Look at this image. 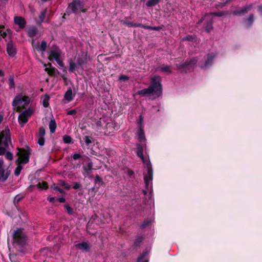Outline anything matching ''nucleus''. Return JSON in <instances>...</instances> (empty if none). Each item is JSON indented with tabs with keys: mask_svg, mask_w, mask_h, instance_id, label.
I'll return each mask as SVG.
<instances>
[{
	"mask_svg": "<svg viewBox=\"0 0 262 262\" xmlns=\"http://www.w3.org/2000/svg\"><path fill=\"white\" fill-rule=\"evenodd\" d=\"M134 174V172L133 171H128V175H133Z\"/></svg>",
	"mask_w": 262,
	"mask_h": 262,
	"instance_id": "obj_63",
	"label": "nucleus"
},
{
	"mask_svg": "<svg viewBox=\"0 0 262 262\" xmlns=\"http://www.w3.org/2000/svg\"><path fill=\"white\" fill-rule=\"evenodd\" d=\"M142 237H138L136 239V241H135V245H136V246H138V245H139V244L140 243H141V242H142Z\"/></svg>",
	"mask_w": 262,
	"mask_h": 262,
	"instance_id": "obj_44",
	"label": "nucleus"
},
{
	"mask_svg": "<svg viewBox=\"0 0 262 262\" xmlns=\"http://www.w3.org/2000/svg\"><path fill=\"white\" fill-rule=\"evenodd\" d=\"M105 123V121L103 119H100L99 120L96 122V125L98 128L102 126Z\"/></svg>",
	"mask_w": 262,
	"mask_h": 262,
	"instance_id": "obj_35",
	"label": "nucleus"
},
{
	"mask_svg": "<svg viewBox=\"0 0 262 262\" xmlns=\"http://www.w3.org/2000/svg\"><path fill=\"white\" fill-rule=\"evenodd\" d=\"M79 67H80V65H78V63L77 62V63H74L72 61H71L70 62L69 71L73 73L76 70H77Z\"/></svg>",
	"mask_w": 262,
	"mask_h": 262,
	"instance_id": "obj_18",
	"label": "nucleus"
},
{
	"mask_svg": "<svg viewBox=\"0 0 262 262\" xmlns=\"http://www.w3.org/2000/svg\"><path fill=\"white\" fill-rule=\"evenodd\" d=\"M225 14L223 12H217L211 13L210 14H206L205 15V18H209L210 19H212L213 16H222Z\"/></svg>",
	"mask_w": 262,
	"mask_h": 262,
	"instance_id": "obj_25",
	"label": "nucleus"
},
{
	"mask_svg": "<svg viewBox=\"0 0 262 262\" xmlns=\"http://www.w3.org/2000/svg\"><path fill=\"white\" fill-rule=\"evenodd\" d=\"M32 113L33 111L30 108L23 111L18 116L19 123L22 126L24 125L28 121L29 117L32 115Z\"/></svg>",
	"mask_w": 262,
	"mask_h": 262,
	"instance_id": "obj_8",
	"label": "nucleus"
},
{
	"mask_svg": "<svg viewBox=\"0 0 262 262\" xmlns=\"http://www.w3.org/2000/svg\"><path fill=\"white\" fill-rule=\"evenodd\" d=\"M17 155L18 156L16 162L18 165L15 169L14 174L16 176H18L23 168L20 165L21 163L26 164L29 162V157L28 152L24 149L18 148V152Z\"/></svg>",
	"mask_w": 262,
	"mask_h": 262,
	"instance_id": "obj_4",
	"label": "nucleus"
},
{
	"mask_svg": "<svg viewBox=\"0 0 262 262\" xmlns=\"http://www.w3.org/2000/svg\"><path fill=\"white\" fill-rule=\"evenodd\" d=\"M0 143L5 147H9L11 144L10 130L8 127H6L0 133Z\"/></svg>",
	"mask_w": 262,
	"mask_h": 262,
	"instance_id": "obj_7",
	"label": "nucleus"
},
{
	"mask_svg": "<svg viewBox=\"0 0 262 262\" xmlns=\"http://www.w3.org/2000/svg\"><path fill=\"white\" fill-rule=\"evenodd\" d=\"M86 62V55H82L79 56L78 58L77 62L78 63V65L80 66L83 65Z\"/></svg>",
	"mask_w": 262,
	"mask_h": 262,
	"instance_id": "obj_22",
	"label": "nucleus"
},
{
	"mask_svg": "<svg viewBox=\"0 0 262 262\" xmlns=\"http://www.w3.org/2000/svg\"><path fill=\"white\" fill-rule=\"evenodd\" d=\"M162 72L166 73H171V68L170 67L166 66L162 67L159 68Z\"/></svg>",
	"mask_w": 262,
	"mask_h": 262,
	"instance_id": "obj_27",
	"label": "nucleus"
},
{
	"mask_svg": "<svg viewBox=\"0 0 262 262\" xmlns=\"http://www.w3.org/2000/svg\"><path fill=\"white\" fill-rule=\"evenodd\" d=\"M196 62H197V60L196 59H193L192 60H191L189 62L185 63V64H184L182 66H180L178 67L180 69H181L183 67H186L187 68H189L191 66V65L195 64Z\"/></svg>",
	"mask_w": 262,
	"mask_h": 262,
	"instance_id": "obj_23",
	"label": "nucleus"
},
{
	"mask_svg": "<svg viewBox=\"0 0 262 262\" xmlns=\"http://www.w3.org/2000/svg\"><path fill=\"white\" fill-rule=\"evenodd\" d=\"M52 188H53L54 190L58 191L60 193H62L63 192V190L62 189L59 188L58 186H56L55 185H53V186H52Z\"/></svg>",
	"mask_w": 262,
	"mask_h": 262,
	"instance_id": "obj_43",
	"label": "nucleus"
},
{
	"mask_svg": "<svg viewBox=\"0 0 262 262\" xmlns=\"http://www.w3.org/2000/svg\"><path fill=\"white\" fill-rule=\"evenodd\" d=\"M142 28H143L144 29H148V30H151V27L144 25H143V26H142Z\"/></svg>",
	"mask_w": 262,
	"mask_h": 262,
	"instance_id": "obj_54",
	"label": "nucleus"
},
{
	"mask_svg": "<svg viewBox=\"0 0 262 262\" xmlns=\"http://www.w3.org/2000/svg\"><path fill=\"white\" fill-rule=\"evenodd\" d=\"M142 26H143V25H142L141 24L133 23V27H142Z\"/></svg>",
	"mask_w": 262,
	"mask_h": 262,
	"instance_id": "obj_55",
	"label": "nucleus"
},
{
	"mask_svg": "<svg viewBox=\"0 0 262 262\" xmlns=\"http://www.w3.org/2000/svg\"><path fill=\"white\" fill-rule=\"evenodd\" d=\"M37 139V143L40 146H43L45 144V139L43 137L36 136Z\"/></svg>",
	"mask_w": 262,
	"mask_h": 262,
	"instance_id": "obj_31",
	"label": "nucleus"
},
{
	"mask_svg": "<svg viewBox=\"0 0 262 262\" xmlns=\"http://www.w3.org/2000/svg\"><path fill=\"white\" fill-rule=\"evenodd\" d=\"M6 157L7 159L11 160L13 159V154L10 152H7L6 154Z\"/></svg>",
	"mask_w": 262,
	"mask_h": 262,
	"instance_id": "obj_41",
	"label": "nucleus"
},
{
	"mask_svg": "<svg viewBox=\"0 0 262 262\" xmlns=\"http://www.w3.org/2000/svg\"><path fill=\"white\" fill-rule=\"evenodd\" d=\"M192 39V37L190 36L185 37L183 38V40H191Z\"/></svg>",
	"mask_w": 262,
	"mask_h": 262,
	"instance_id": "obj_56",
	"label": "nucleus"
},
{
	"mask_svg": "<svg viewBox=\"0 0 262 262\" xmlns=\"http://www.w3.org/2000/svg\"><path fill=\"white\" fill-rule=\"evenodd\" d=\"M22 198V196L19 195V194H18V195H16L15 198H14V201L15 202H19Z\"/></svg>",
	"mask_w": 262,
	"mask_h": 262,
	"instance_id": "obj_45",
	"label": "nucleus"
},
{
	"mask_svg": "<svg viewBox=\"0 0 262 262\" xmlns=\"http://www.w3.org/2000/svg\"><path fill=\"white\" fill-rule=\"evenodd\" d=\"M46 48H47V43L45 41H42L40 46H35L36 49L38 51L41 52H44L45 51Z\"/></svg>",
	"mask_w": 262,
	"mask_h": 262,
	"instance_id": "obj_20",
	"label": "nucleus"
},
{
	"mask_svg": "<svg viewBox=\"0 0 262 262\" xmlns=\"http://www.w3.org/2000/svg\"><path fill=\"white\" fill-rule=\"evenodd\" d=\"M258 9L259 11L262 12V6H259Z\"/></svg>",
	"mask_w": 262,
	"mask_h": 262,
	"instance_id": "obj_64",
	"label": "nucleus"
},
{
	"mask_svg": "<svg viewBox=\"0 0 262 262\" xmlns=\"http://www.w3.org/2000/svg\"><path fill=\"white\" fill-rule=\"evenodd\" d=\"M80 187V184L78 183H75L73 186V188L75 189H78Z\"/></svg>",
	"mask_w": 262,
	"mask_h": 262,
	"instance_id": "obj_51",
	"label": "nucleus"
},
{
	"mask_svg": "<svg viewBox=\"0 0 262 262\" xmlns=\"http://www.w3.org/2000/svg\"><path fill=\"white\" fill-rule=\"evenodd\" d=\"M159 2V0H149L146 3L148 7H152L157 5Z\"/></svg>",
	"mask_w": 262,
	"mask_h": 262,
	"instance_id": "obj_28",
	"label": "nucleus"
},
{
	"mask_svg": "<svg viewBox=\"0 0 262 262\" xmlns=\"http://www.w3.org/2000/svg\"><path fill=\"white\" fill-rule=\"evenodd\" d=\"M7 52L10 56H13L15 54V49L11 43H8L7 46Z\"/></svg>",
	"mask_w": 262,
	"mask_h": 262,
	"instance_id": "obj_17",
	"label": "nucleus"
},
{
	"mask_svg": "<svg viewBox=\"0 0 262 262\" xmlns=\"http://www.w3.org/2000/svg\"><path fill=\"white\" fill-rule=\"evenodd\" d=\"M119 80H121V81H127L129 79V78L127 76L122 75L119 77Z\"/></svg>",
	"mask_w": 262,
	"mask_h": 262,
	"instance_id": "obj_42",
	"label": "nucleus"
},
{
	"mask_svg": "<svg viewBox=\"0 0 262 262\" xmlns=\"http://www.w3.org/2000/svg\"><path fill=\"white\" fill-rule=\"evenodd\" d=\"M76 113V110H71L70 111H68V113H67V114L69 115H75Z\"/></svg>",
	"mask_w": 262,
	"mask_h": 262,
	"instance_id": "obj_50",
	"label": "nucleus"
},
{
	"mask_svg": "<svg viewBox=\"0 0 262 262\" xmlns=\"http://www.w3.org/2000/svg\"><path fill=\"white\" fill-rule=\"evenodd\" d=\"M81 157V155L79 154H74L73 156V158L74 159V160H77L78 159H79Z\"/></svg>",
	"mask_w": 262,
	"mask_h": 262,
	"instance_id": "obj_48",
	"label": "nucleus"
},
{
	"mask_svg": "<svg viewBox=\"0 0 262 262\" xmlns=\"http://www.w3.org/2000/svg\"><path fill=\"white\" fill-rule=\"evenodd\" d=\"M9 177V173L4 169H0V182H5Z\"/></svg>",
	"mask_w": 262,
	"mask_h": 262,
	"instance_id": "obj_16",
	"label": "nucleus"
},
{
	"mask_svg": "<svg viewBox=\"0 0 262 262\" xmlns=\"http://www.w3.org/2000/svg\"><path fill=\"white\" fill-rule=\"evenodd\" d=\"M75 95V94L73 93L71 88H69L64 94V101H66V103H69L72 101L73 100Z\"/></svg>",
	"mask_w": 262,
	"mask_h": 262,
	"instance_id": "obj_10",
	"label": "nucleus"
},
{
	"mask_svg": "<svg viewBox=\"0 0 262 262\" xmlns=\"http://www.w3.org/2000/svg\"><path fill=\"white\" fill-rule=\"evenodd\" d=\"M93 164L92 163H89L87 165L83 167L84 172L87 175H89L92 169Z\"/></svg>",
	"mask_w": 262,
	"mask_h": 262,
	"instance_id": "obj_26",
	"label": "nucleus"
},
{
	"mask_svg": "<svg viewBox=\"0 0 262 262\" xmlns=\"http://www.w3.org/2000/svg\"><path fill=\"white\" fill-rule=\"evenodd\" d=\"M46 10H43L40 14V16H39V19H40V21L42 23L44 19H45V15H46Z\"/></svg>",
	"mask_w": 262,
	"mask_h": 262,
	"instance_id": "obj_37",
	"label": "nucleus"
},
{
	"mask_svg": "<svg viewBox=\"0 0 262 262\" xmlns=\"http://www.w3.org/2000/svg\"><path fill=\"white\" fill-rule=\"evenodd\" d=\"M3 163H4L3 160L0 158V168L2 166Z\"/></svg>",
	"mask_w": 262,
	"mask_h": 262,
	"instance_id": "obj_62",
	"label": "nucleus"
},
{
	"mask_svg": "<svg viewBox=\"0 0 262 262\" xmlns=\"http://www.w3.org/2000/svg\"><path fill=\"white\" fill-rule=\"evenodd\" d=\"M76 248L82 251H88L90 249V245L85 242L75 245Z\"/></svg>",
	"mask_w": 262,
	"mask_h": 262,
	"instance_id": "obj_11",
	"label": "nucleus"
},
{
	"mask_svg": "<svg viewBox=\"0 0 262 262\" xmlns=\"http://www.w3.org/2000/svg\"><path fill=\"white\" fill-rule=\"evenodd\" d=\"M8 147H5L4 145H2V144L0 143V155L4 154L6 148Z\"/></svg>",
	"mask_w": 262,
	"mask_h": 262,
	"instance_id": "obj_38",
	"label": "nucleus"
},
{
	"mask_svg": "<svg viewBox=\"0 0 262 262\" xmlns=\"http://www.w3.org/2000/svg\"><path fill=\"white\" fill-rule=\"evenodd\" d=\"M161 81V79L160 76L153 77L151 78V85L148 88L139 91L136 94L143 96L148 94H152L153 97L151 99L159 97L162 93Z\"/></svg>",
	"mask_w": 262,
	"mask_h": 262,
	"instance_id": "obj_1",
	"label": "nucleus"
},
{
	"mask_svg": "<svg viewBox=\"0 0 262 262\" xmlns=\"http://www.w3.org/2000/svg\"><path fill=\"white\" fill-rule=\"evenodd\" d=\"M84 140L87 145H89L92 142L91 138L88 136H84Z\"/></svg>",
	"mask_w": 262,
	"mask_h": 262,
	"instance_id": "obj_36",
	"label": "nucleus"
},
{
	"mask_svg": "<svg viewBox=\"0 0 262 262\" xmlns=\"http://www.w3.org/2000/svg\"><path fill=\"white\" fill-rule=\"evenodd\" d=\"M49 128L51 133H54L56 128V123L54 119H52L49 123Z\"/></svg>",
	"mask_w": 262,
	"mask_h": 262,
	"instance_id": "obj_21",
	"label": "nucleus"
},
{
	"mask_svg": "<svg viewBox=\"0 0 262 262\" xmlns=\"http://www.w3.org/2000/svg\"><path fill=\"white\" fill-rule=\"evenodd\" d=\"M62 185H63L67 189H69L70 186L69 184L66 183H62Z\"/></svg>",
	"mask_w": 262,
	"mask_h": 262,
	"instance_id": "obj_57",
	"label": "nucleus"
},
{
	"mask_svg": "<svg viewBox=\"0 0 262 262\" xmlns=\"http://www.w3.org/2000/svg\"><path fill=\"white\" fill-rule=\"evenodd\" d=\"M252 8L251 5L246 6L239 10H236L233 12L234 15H241L249 11Z\"/></svg>",
	"mask_w": 262,
	"mask_h": 262,
	"instance_id": "obj_14",
	"label": "nucleus"
},
{
	"mask_svg": "<svg viewBox=\"0 0 262 262\" xmlns=\"http://www.w3.org/2000/svg\"><path fill=\"white\" fill-rule=\"evenodd\" d=\"M148 254L147 252H144L138 259V262H148V260L144 259Z\"/></svg>",
	"mask_w": 262,
	"mask_h": 262,
	"instance_id": "obj_29",
	"label": "nucleus"
},
{
	"mask_svg": "<svg viewBox=\"0 0 262 262\" xmlns=\"http://www.w3.org/2000/svg\"><path fill=\"white\" fill-rule=\"evenodd\" d=\"M65 207L68 213L71 214L73 213L72 209L69 206H66Z\"/></svg>",
	"mask_w": 262,
	"mask_h": 262,
	"instance_id": "obj_46",
	"label": "nucleus"
},
{
	"mask_svg": "<svg viewBox=\"0 0 262 262\" xmlns=\"http://www.w3.org/2000/svg\"><path fill=\"white\" fill-rule=\"evenodd\" d=\"M143 120V118L142 116H140L139 119L138 120V123L139 124V126L142 127V123Z\"/></svg>",
	"mask_w": 262,
	"mask_h": 262,
	"instance_id": "obj_47",
	"label": "nucleus"
},
{
	"mask_svg": "<svg viewBox=\"0 0 262 262\" xmlns=\"http://www.w3.org/2000/svg\"><path fill=\"white\" fill-rule=\"evenodd\" d=\"M63 140L66 143H70L71 142V138L69 136H64Z\"/></svg>",
	"mask_w": 262,
	"mask_h": 262,
	"instance_id": "obj_40",
	"label": "nucleus"
},
{
	"mask_svg": "<svg viewBox=\"0 0 262 262\" xmlns=\"http://www.w3.org/2000/svg\"><path fill=\"white\" fill-rule=\"evenodd\" d=\"M215 55L213 54H208L207 59L205 61L204 67L207 68L211 64L212 61Z\"/></svg>",
	"mask_w": 262,
	"mask_h": 262,
	"instance_id": "obj_19",
	"label": "nucleus"
},
{
	"mask_svg": "<svg viewBox=\"0 0 262 262\" xmlns=\"http://www.w3.org/2000/svg\"><path fill=\"white\" fill-rule=\"evenodd\" d=\"M49 98L47 96H45L43 97V101H42V104L44 107H47L49 106Z\"/></svg>",
	"mask_w": 262,
	"mask_h": 262,
	"instance_id": "obj_34",
	"label": "nucleus"
},
{
	"mask_svg": "<svg viewBox=\"0 0 262 262\" xmlns=\"http://www.w3.org/2000/svg\"><path fill=\"white\" fill-rule=\"evenodd\" d=\"M37 33V30L35 27H32L28 29V34L30 37H34Z\"/></svg>",
	"mask_w": 262,
	"mask_h": 262,
	"instance_id": "obj_24",
	"label": "nucleus"
},
{
	"mask_svg": "<svg viewBox=\"0 0 262 262\" xmlns=\"http://www.w3.org/2000/svg\"><path fill=\"white\" fill-rule=\"evenodd\" d=\"M13 237L16 242L20 244L25 241L26 235L21 229H18L13 233Z\"/></svg>",
	"mask_w": 262,
	"mask_h": 262,
	"instance_id": "obj_9",
	"label": "nucleus"
},
{
	"mask_svg": "<svg viewBox=\"0 0 262 262\" xmlns=\"http://www.w3.org/2000/svg\"><path fill=\"white\" fill-rule=\"evenodd\" d=\"M68 11L69 13H79L85 11L83 9V3L79 0H75L69 5Z\"/></svg>",
	"mask_w": 262,
	"mask_h": 262,
	"instance_id": "obj_6",
	"label": "nucleus"
},
{
	"mask_svg": "<svg viewBox=\"0 0 262 262\" xmlns=\"http://www.w3.org/2000/svg\"><path fill=\"white\" fill-rule=\"evenodd\" d=\"M137 154L138 157L141 158L144 165L147 168V173L144 177L145 185L147 187H149L152 184V180L153 178V170L151 167L150 163L148 160H145L144 159L143 154V147L140 144H138Z\"/></svg>",
	"mask_w": 262,
	"mask_h": 262,
	"instance_id": "obj_2",
	"label": "nucleus"
},
{
	"mask_svg": "<svg viewBox=\"0 0 262 262\" xmlns=\"http://www.w3.org/2000/svg\"><path fill=\"white\" fill-rule=\"evenodd\" d=\"M14 80L11 78L10 79L9 85L11 88H12L14 86Z\"/></svg>",
	"mask_w": 262,
	"mask_h": 262,
	"instance_id": "obj_52",
	"label": "nucleus"
},
{
	"mask_svg": "<svg viewBox=\"0 0 262 262\" xmlns=\"http://www.w3.org/2000/svg\"><path fill=\"white\" fill-rule=\"evenodd\" d=\"M37 187L40 190L46 189L47 188V184L46 182H42L41 183L39 182L37 185Z\"/></svg>",
	"mask_w": 262,
	"mask_h": 262,
	"instance_id": "obj_30",
	"label": "nucleus"
},
{
	"mask_svg": "<svg viewBox=\"0 0 262 262\" xmlns=\"http://www.w3.org/2000/svg\"><path fill=\"white\" fill-rule=\"evenodd\" d=\"M160 29H161V27H151V30H160Z\"/></svg>",
	"mask_w": 262,
	"mask_h": 262,
	"instance_id": "obj_58",
	"label": "nucleus"
},
{
	"mask_svg": "<svg viewBox=\"0 0 262 262\" xmlns=\"http://www.w3.org/2000/svg\"><path fill=\"white\" fill-rule=\"evenodd\" d=\"M1 35L3 37H5L6 35V33L5 32H2V31H0Z\"/></svg>",
	"mask_w": 262,
	"mask_h": 262,
	"instance_id": "obj_60",
	"label": "nucleus"
},
{
	"mask_svg": "<svg viewBox=\"0 0 262 262\" xmlns=\"http://www.w3.org/2000/svg\"><path fill=\"white\" fill-rule=\"evenodd\" d=\"M95 181L96 183H102V180L98 176H96Z\"/></svg>",
	"mask_w": 262,
	"mask_h": 262,
	"instance_id": "obj_49",
	"label": "nucleus"
},
{
	"mask_svg": "<svg viewBox=\"0 0 262 262\" xmlns=\"http://www.w3.org/2000/svg\"><path fill=\"white\" fill-rule=\"evenodd\" d=\"M121 23L122 24L125 25H126L127 26H128L129 27H133V23H132V22L127 21H125V20H121Z\"/></svg>",
	"mask_w": 262,
	"mask_h": 262,
	"instance_id": "obj_39",
	"label": "nucleus"
},
{
	"mask_svg": "<svg viewBox=\"0 0 262 262\" xmlns=\"http://www.w3.org/2000/svg\"><path fill=\"white\" fill-rule=\"evenodd\" d=\"M31 102V98L21 93L18 94L14 97L12 105L14 110L17 112H20L23 108L27 107Z\"/></svg>",
	"mask_w": 262,
	"mask_h": 262,
	"instance_id": "obj_3",
	"label": "nucleus"
},
{
	"mask_svg": "<svg viewBox=\"0 0 262 262\" xmlns=\"http://www.w3.org/2000/svg\"><path fill=\"white\" fill-rule=\"evenodd\" d=\"M45 129L43 127H41L39 128V132L37 134L36 136H40L44 137L45 135Z\"/></svg>",
	"mask_w": 262,
	"mask_h": 262,
	"instance_id": "obj_33",
	"label": "nucleus"
},
{
	"mask_svg": "<svg viewBox=\"0 0 262 262\" xmlns=\"http://www.w3.org/2000/svg\"><path fill=\"white\" fill-rule=\"evenodd\" d=\"M58 200L60 203H64L66 201V200L63 197L58 198Z\"/></svg>",
	"mask_w": 262,
	"mask_h": 262,
	"instance_id": "obj_53",
	"label": "nucleus"
},
{
	"mask_svg": "<svg viewBox=\"0 0 262 262\" xmlns=\"http://www.w3.org/2000/svg\"><path fill=\"white\" fill-rule=\"evenodd\" d=\"M203 20H205L207 24L206 26V31L207 32H209L212 29V19H210L209 18H205V16L203 18V19L199 21V24L201 23Z\"/></svg>",
	"mask_w": 262,
	"mask_h": 262,
	"instance_id": "obj_12",
	"label": "nucleus"
},
{
	"mask_svg": "<svg viewBox=\"0 0 262 262\" xmlns=\"http://www.w3.org/2000/svg\"><path fill=\"white\" fill-rule=\"evenodd\" d=\"M136 134L137 139L140 142H144L145 141V137L142 127L139 126Z\"/></svg>",
	"mask_w": 262,
	"mask_h": 262,
	"instance_id": "obj_15",
	"label": "nucleus"
},
{
	"mask_svg": "<svg viewBox=\"0 0 262 262\" xmlns=\"http://www.w3.org/2000/svg\"><path fill=\"white\" fill-rule=\"evenodd\" d=\"M62 53L57 46H53L48 52V59L50 61L55 60L61 67H63L62 59Z\"/></svg>",
	"mask_w": 262,
	"mask_h": 262,
	"instance_id": "obj_5",
	"label": "nucleus"
},
{
	"mask_svg": "<svg viewBox=\"0 0 262 262\" xmlns=\"http://www.w3.org/2000/svg\"><path fill=\"white\" fill-rule=\"evenodd\" d=\"M48 200L50 202H54V200H55V198L54 197H50V198H48Z\"/></svg>",
	"mask_w": 262,
	"mask_h": 262,
	"instance_id": "obj_59",
	"label": "nucleus"
},
{
	"mask_svg": "<svg viewBox=\"0 0 262 262\" xmlns=\"http://www.w3.org/2000/svg\"><path fill=\"white\" fill-rule=\"evenodd\" d=\"M15 24L19 26L20 28H23L26 26V21L24 18L19 16H16L14 18Z\"/></svg>",
	"mask_w": 262,
	"mask_h": 262,
	"instance_id": "obj_13",
	"label": "nucleus"
},
{
	"mask_svg": "<svg viewBox=\"0 0 262 262\" xmlns=\"http://www.w3.org/2000/svg\"><path fill=\"white\" fill-rule=\"evenodd\" d=\"M253 22V16L251 15L250 17L246 20L245 25L247 26H250Z\"/></svg>",
	"mask_w": 262,
	"mask_h": 262,
	"instance_id": "obj_32",
	"label": "nucleus"
},
{
	"mask_svg": "<svg viewBox=\"0 0 262 262\" xmlns=\"http://www.w3.org/2000/svg\"><path fill=\"white\" fill-rule=\"evenodd\" d=\"M45 70H46V71H48V72L50 74H52L53 73V70H49V71H48V68H45Z\"/></svg>",
	"mask_w": 262,
	"mask_h": 262,
	"instance_id": "obj_61",
	"label": "nucleus"
}]
</instances>
